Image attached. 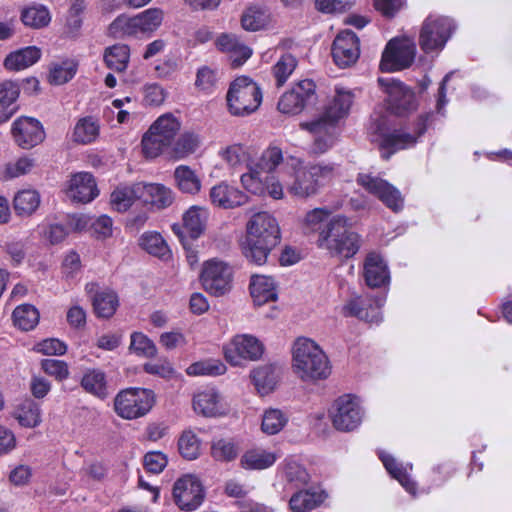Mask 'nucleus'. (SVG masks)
Masks as SVG:
<instances>
[{"label": "nucleus", "mask_w": 512, "mask_h": 512, "mask_svg": "<svg viewBox=\"0 0 512 512\" xmlns=\"http://www.w3.org/2000/svg\"><path fill=\"white\" fill-rule=\"evenodd\" d=\"M81 385L87 392L100 398L107 395L105 375L99 370L87 372L82 378Z\"/></svg>", "instance_id": "obj_52"}, {"label": "nucleus", "mask_w": 512, "mask_h": 512, "mask_svg": "<svg viewBox=\"0 0 512 512\" xmlns=\"http://www.w3.org/2000/svg\"><path fill=\"white\" fill-rule=\"evenodd\" d=\"M20 94L18 83L6 80L0 83V106L9 108L16 102Z\"/></svg>", "instance_id": "obj_62"}, {"label": "nucleus", "mask_w": 512, "mask_h": 512, "mask_svg": "<svg viewBox=\"0 0 512 512\" xmlns=\"http://www.w3.org/2000/svg\"><path fill=\"white\" fill-rule=\"evenodd\" d=\"M66 195L73 202H91L98 195L93 175L88 172H78L72 175L68 181Z\"/></svg>", "instance_id": "obj_22"}, {"label": "nucleus", "mask_w": 512, "mask_h": 512, "mask_svg": "<svg viewBox=\"0 0 512 512\" xmlns=\"http://www.w3.org/2000/svg\"><path fill=\"white\" fill-rule=\"evenodd\" d=\"M41 49L36 46H28L9 53L3 62L4 67L9 71L24 70L41 58Z\"/></svg>", "instance_id": "obj_29"}, {"label": "nucleus", "mask_w": 512, "mask_h": 512, "mask_svg": "<svg viewBox=\"0 0 512 512\" xmlns=\"http://www.w3.org/2000/svg\"><path fill=\"white\" fill-rule=\"evenodd\" d=\"M130 350L137 356L152 358L157 354L154 342L141 332L131 334Z\"/></svg>", "instance_id": "obj_55"}, {"label": "nucleus", "mask_w": 512, "mask_h": 512, "mask_svg": "<svg viewBox=\"0 0 512 512\" xmlns=\"http://www.w3.org/2000/svg\"><path fill=\"white\" fill-rule=\"evenodd\" d=\"M193 409L205 417H216L225 413L219 393L214 389H206L193 398Z\"/></svg>", "instance_id": "obj_28"}, {"label": "nucleus", "mask_w": 512, "mask_h": 512, "mask_svg": "<svg viewBox=\"0 0 512 512\" xmlns=\"http://www.w3.org/2000/svg\"><path fill=\"white\" fill-rule=\"evenodd\" d=\"M357 183L376 196L389 209L394 212L402 210L404 200L401 193L387 181L370 174L360 173L357 177Z\"/></svg>", "instance_id": "obj_14"}, {"label": "nucleus", "mask_w": 512, "mask_h": 512, "mask_svg": "<svg viewBox=\"0 0 512 512\" xmlns=\"http://www.w3.org/2000/svg\"><path fill=\"white\" fill-rule=\"evenodd\" d=\"M283 473L286 481L294 487L305 485L310 479L306 469L295 461H286Z\"/></svg>", "instance_id": "obj_56"}, {"label": "nucleus", "mask_w": 512, "mask_h": 512, "mask_svg": "<svg viewBox=\"0 0 512 512\" xmlns=\"http://www.w3.org/2000/svg\"><path fill=\"white\" fill-rule=\"evenodd\" d=\"M209 213L206 208L199 206L190 207L183 214V228L191 238H198L205 230Z\"/></svg>", "instance_id": "obj_34"}, {"label": "nucleus", "mask_w": 512, "mask_h": 512, "mask_svg": "<svg viewBox=\"0 0 512 512\" xmlns=\"http://www.w3.org/2000/svg\"><path fill=\"white\" fill-rule=\"evenodd\" d=\"M293 369L303 381L326 379L331 372L329 360L319 345L305 337L293 345Z\"/></svg>", "instance_id": "obj_2"}, {"label": "nucleus", "mask_w": 512, "mask_h": 512, "mask_svg": "<svg viewBox=\"0 0 512 512\" xmlns=\"http://www.w3.org/2000/svg\"><path fill=\"white\" fill-rule=\"evenodd\" d=\"M178 450L183 458L194 460L200 455L201 441L192 430H186L178 440Z\"/></svg>", "instance_id": "obj_51"}, {"label": "nucleus", "mask_w": 512, "mask_h": 512, "mask_svg": "<svg viewBox=\"0 0 512 512\" xmlns=\"http://www.w3.org/2000/svg\"><path fill=\"white\" fill-rule=\"evenodd\" d=\"M227 106L233 116L244 117L254 113L262 102L258 84L247 76L231 82L226 94Z\"/></svg>", "instance_id": "obj_6"}, {"label": "nucleus", "mask_w": 512, "mask_h": 512, "mask_svg": "<svg viewBox=\"0 0 512 512\" xmlns=\"http://www.w3.org/2000/svg\"><path fill=\"white\" fill-rule=\"evenodd\" d=\"M200 137L193 132L183 133L175 144V152L180 156L194 153L200 146Z\"/></svg>", "instance_id": "obj_60"}, {"label": "nucleus", "mask_w": 512, "mask_h": 512, "mask_svg": "<svg viewBox=\"0 0 512 512\" xmlns=\"http://www.w3.org/2000/svg\"><path fill=\"white\" fill-rule=\"evenodd\" d=\"M180 130L179 121L170 114L160 116L145 133L142 150L147 158H155L173 142Z\"/></svg>", "instance_id": "obj_7"}, {"label": "nucleus", "mask_w": 512, "mask_h": 512, "mask_svg": "<svg viewBox=\"0 0 512 512\" xmlns=\"http://www.w3.org/2000/svg\"><path fill=\"white\" fill-rule=\"evenodd\" d=\"M39 204L38 192L31 189L19 191L13 201L14 210L20 216H30L37 210Z\"/></svg>", "instance_id": "obj_41"}, {"label": "nucleus", "mask_w": 512, "mask_h": 512, "mask_svg": "<svg viewBox=\"0 0 512 512\" xmlns=\"http://www.w3.org/2000/svg\"><path fill=\"white\" fill-rule=\"evenodd\" d=\"M210 200L212 204L223 209H233L244 205L248 197L238 188L221 182L210 189Z\"/></svg>", "instance_id": "obj_23"}, {"label": "nucleus", "mask_w": 512, "mask_h": 512, "mask_svg": "<svg viewBox=\"0 0 512 512\" xmlns=\"http://www.w3.org/2000/svg\"><path fill=\"white\" fill-rule=\"evenodd\" d=\"M247 234L264 240L270 245L280 242V228L276 218L268 212L254 214L247 223Z\"/></svg>", "instance_id": "obj_21"}, {"label": "nucleus", "mask_w": 512, "mask_h": 512, "mask_svg": "<svg viewBox=\"0 0 512 512\" xmlns=\"http://www.w3.org/2000/svg\"><path fill=\"white\" fill-rule=\"evenodd\" d=\"M455 25L453 20L445 16H428L421 27L419 45L425 53L441 51L452 33Z\"/></svg>", "instance_id": "obj_8"}, {"label": "nucleus", "mask_w": 512, "mask_h": 512, "mask_svg": "<svg viewBox=\"0 0 512 512\" xmlns=\"http://www.w3.org/2000/svg\"><path fill=\"white\" fill-rule=\"evenodd\" d=\"M21 20L25 26L39 29L50 23L51 16L44 6H31L22 11Z\"/></svg>", "instance_id": "obj_49"}, {"label": "nucleus", "mask_w": 512, "mask_h": 512, "mask_svg": "<svg viewBox=\"0 0 512 512\" xmlns=\"http://www.w3.org/2000/svg\"><path fill=\"white\" fill-rule=\"evenodd\" d=\"M96 283L85 286L87 294L91 296L94 311L98 317L110 318L119 305L116 293L109 289L98 291Z\"/></svg>", "instance_id": "obj_24"}, {"label": "nucleus", "mask_w": 512, "mask_h": 512, "mask_svg": "<svg viewBox=\"0 0 512 512\" xmlns=\"http://www.w3.org/2000/svg\"><path fill=\"white\" fill-rule=\"evenodd\" d=\"M249 288L251 297L258 306L277 299L276 285L272 277L253 275Z\"/></svg>", "instance_id": "obj_30"}, {"label": "nucleus", "mask_w": 512, "mask_h": 512, "mask_svg": "<svg viewBox=\"0 0 512 512\" xmlns=\"http://www.w3.org/2000/svg\"><path fill=\"white\" fill-rule=\"evenodd\" d=\"M221 157L231 166L237 167L246 161V152L241 145L228 146L221 152Z\"/></svg>", "instance_id": "obj_64"}, {"label": "nucleus", "mask_w": 512, "mask_h": 512, "mask_svg": "<svg viewBox=\"0 0 512 512\" xmlns=\"http://www.w3.org/2000/svg\"><path fill=\"white\" fill-rule=\"evenodd\" d=\"M278 370L276 365L266 364L252 371V380L260 393L267 394L274 389L278 380Z\"/></svg>", "instance_id": "obj_36"}, {"label": "nucleus", "mask_w": 512, "mask_h": 512, "mask_svg": "<svg viewBox=\"0 0 512 512\" xmlns=\"http://www.w3.org/2000/svg\"><path fill=\"white\" fill-rule=\"evenodd\" d=\"M15 418L23 427L33 428L41 422V410L38 404L32 400H26L20 404L14 412Z\"/></svg>", "instance_id": "obj_43"}, {"label": "nucleus", "mask_w": 512, "mask_h": 512, "mask_svg": "<svg viewBox=\"0 0 512 512\" xmlns=\"http://www.w3.org/2000/svg\"><path fill=\"white\" fill-rule=\"evenodd\" d=\"M282 160L280 148H267L255 164L248 165V172L241 175L242 186L250 193H261L264 190L263 174L273 172Z\"/></svg>", "instance_id": "obj_11"}, {"label": "nucleus", "mask_w": 512, "mask_h": 512, "mask_svg": "<svg viewBox=\"0 0 512 512\" xmlns=\"http://www.w3.org/2000/svg\"><path fill=\"white\" fill-rule=\"evenodd\" d=\"M336 175L337 166L334 163L307 164L294 169L290 180L285 182V187L290 195L307 199L316 195Z\"/></svg>", "instance_id": "obj_3"}, {"label": "nucleus", "mask_w": 512, "mask_h": 512, "mask_svg": "<svg viewBox=\"0 0 512 512\" xmlns=\"http://www.w3.org/2000/svg\"><path fill=\"white\" fill-rule=\"evenodd\" d=\"M75 73V65L71 62L65 61L52 65L48 79L51 84L62 85L71 80Z\"/></svg>", "instance_id": "obj_57"}, {"label": "nucleus", "mask_w": 512, "mask_h": 512, "mask_svg": "<svg viewBox=\"0 0 512 512\" xmlns=\"http://www.w3.org/2000/svg\"><path fill=\"white\" fill-rule=\"evenodd\" d=\"M216 46L229 56L233 67L243 65L252 55V49L234 34H221L216 40Z\"/></svg>", "instance_id": "obj_25"}, {"label": "nucleus", "mask_w": 512, "mask_h": 512, "mask_svg": "<svg viewBox=\"0 0 512 512\" xmlns=\"http://www.w3.org/2000/svg\"><path fill=\"white\" fill-rule=\"evenodd\" d=\"M12 318L15 326L21 330L29 331L38 324L39 312L34 306L23 304L14 309Z\"/></svg>", "instance_id": "obj_46"}, {"label": "nucleus", "mask_w": 512, "mask_h": 512, "mask_svg": "<svg viewBox=\"0 0 512 512\" xmlns=\"http://www.w3.org/2000/svg\"><path fill=\"white\" fill-rule=\"evenodd\" d=\"M139 246L152 256L162 260H167L171 256V251L163 239L157 232H145L139 238Z\"/></svg>", "instance_id": "obj_37"}, {"label": "nucleus", "mask_w": 512, "mask_h": 512, "mask_svg": "<svg viewBox=\"0 0 512 512\" xmlns=\"http://www.w3.org/2000/svg\"><path fill=\"white\" fill-rule=\"evenodd\" d=\"M415 56L416 44L412 38H393L387 43L382 53L380 69L383 72L404 70L412 65Z\"/></svg>", "instance_id": "obj_10"}, {"label": "nucleus", "mask_w": 512, "mask_h": 512, "mask_svg": "<svg viewBox=\"0 0 512 512\" xmlns=\"http://www.w3.org/2000/svg\"><path fill=\"white\" fill-rule=\"evenodd\" d=\"M141 34H152L162 24L164 11L160 8H149L136 15Z\"/></svg>", "instance_id": "obj_48"}, {"label": "nucleus", "mask_w": 512, "mask_h": 512, "mask_svg": "<svg viewBox=\"0 0 512 512\" xmlns=\"http://www.w3.org/2000/svg\"><path fill=\"white\" fill-rule=\"evenodd\" d=\"M379 457L389 474L397 479L407 492L415 494L416 485L409 478L406 469L398 464L395 458L389 454L380 453Z\"/></svg>", "instance_id": "obj_39"}, {"label": "nucleus", "mask_w": 512, "mask_h": 512, "mask_svg": "<svg viewBox=\"0 0 512 512\" xmlns=\"http://www.w3.org/2000/svg\"><path fill=\"white\" fill-rule=\"evenodd\" d=\"M279 456L262 448L247 450L240 459V465L246 470H263L271 467Z\"/></svg>", "instance_id": "obj_33"}, {"label": "nucleus", "mask_w": 512, "mask_h": 512, "mask_svg": "<svg viewBox=\"0 0 512 512\" xmlns=\"http://www.w3.org/2000/svg\"><path fill=\"white\" fill-rule=\"evenodd\" d=\"M363 268L365 282L369 287H380L389 281L388 267L380 255L368 254Z\"/></svg>", "instance_id": "obj_27"}, {"label": "nucleus", "mask_w": 512, "mask_h": 512, "mask_svg": "<svg viewBox=\"0 0 512 512\" xmlns=\"http://www.w3.org/2000/svg\"><path fill=\"white\" fill-rule=\"evenodd\" d=\"M378 83L387 94V102L393 113L404 115L416 109L414 92L402 82L393 78H379Z\"/></svg>", "instance_id": "obj_15"}, {"label": "nucleus", "mask_w": 512, "mask_h": 512, "mask_svg": "<svg viewBox=\"0 0 512 512\" xmlns=\"http://www.w3.org/2000/svg\"><path fill=\"white\" fill-rule=\"evenodd\" d=\"M354 95L345 89H336V95L316 120L301 124V127L314 134L312 151L322 154L331 148L336 139L337 122L348 115L353 104Z\"/></svg>", "instance_id": "obj_1"}, {"label": "nucleus", "mask_w": 512, "mask_h": 512, "mask_svg": "<svg viewBox=\"0 0 512 512\" xmlns=\"http://www.w3.org/2000/svg\"><path fill=\"white\" fill-rule=\"evenodd\" d=\"M142 200L149 203L157 209H164L170 206L174 200L171 189L161 184H145L141 190Z\"/></svg>", "instance_id": "obj_35"}, {"label": "nucleus", "mask_w": 512, "mask_h": 512, "mask_svg": "<svg viewBox=\"0 0 512 512\" xmlns=\"http://www.w3.org/2000/svg\"><path fill=\"white\" fill-rule=\"evenodd\" d=\"M315 93V84L310 79L301 80L284 93L278 102V109L284 114L300 113Z\"/></svg>", "instance_id": "obj_18"}, {"label": "nucleus", "mask_w": 512, "mask_h": 512, "mask_svg": "<svg viewBox=\"0 0 512 512\" xmlns=\"http://www.w3.org/2000/svg\"><path fill=\"white\" fill-rule=\"evenodd\" d=\"M330 416L335 429L349 432L360 425L363 411L356 397L343 395L335 400Z\"/></svg>", "instance_id": "obj_12"}, {"label": "nucleus", "mask_w": 512, "mask_h": 512, "mask_svg": "<svg viewBox=\"0 0 512 512\" xmlns=\"http://www.w3.org/2000/svg\"><path fill=\"white\" fill-rule=\"evenodd\" d=\"M173 498L176 505L184 511L197 509L203 499L204 490L196 476L185 475L179 478L173 486Z\"/></svg>", "instance_id": "obj_16"}, {"label": "nucleus", "mask_w": 512, "mask_h": 512, "mask_svg": "<svg viewBox=\"0 0 512 512\" xmlns=\"http://www.w3.org/2000/svg\"><path fill=\"white\" fill-rule=\"evenodd\" d=\"M110 34L115 38L125 36H136L141 34L136 15L129 17L126 15L118 16L109 26Z\"/></svg>", "instance_id": "obj_47"}, {"label": "nucleus", "mask_w": 512, "mask_h": 512, "mask_svg": "<svg viewBox=\"0 0 512 512\" xmlns=\"http://www.w3.org/2000/svg\"><path fill=\"white\" fill-rule=\"evenodd\" d=\"M346 316H354L367 322H378V315L369 316L367 309L364 307V300L361 297L351 299L343 308Z\"/></svg>", "instance_id": "obj_59"}, {"label": "nucleus", "mask_w": 512, "mask_h": 512, "mask_svg": "<svg viewBox=\"0 0 512 512\" xmlns=\"http://www.w3.org/2000/svg\"><path fill=\"white\" fill-rule=\"evenodd\" d=\"M332 211L327 208H315L306 213L302 221L305 233L315 232L320 229L321 224L328 219Z\"/></svg>", "instance_id": "obj_58"}, {"label": "nucleus", "mask_w": 512, "mask_h": 512, "mask_svg": "<svg viewBox=\"0 0 512 512\" xmlns=\"http://www.w3.org/2000/svg\"><path fill=\"white\" fill-rule=\"evenodd\" d=\"M143 189L144 183L117 188L111 194V203L118 211L126 210L136 199H142L141 190Z\"/></svg>", "instance_id": "obj_38"}, {"label": "nucleus", "mask_w": 512, "mask_h": 512, "mask_svg": "<svg viewBox=\"0 0 512 512\" xmlns=\"http://www.w3.org/2000/svg\"><path fill=\"white\" fill-rule=\"evenodd\" d=\"M288 419V415L280 409H267L262 416L261 430L267 435L278 434L287 425Z\"/></svg>", "instance_id": "obj_45"}, {"label": "nucleus", "mask_w": 512, "mask_h": 512, "mask_svg": "<svg viewBox=\"0 0 512 512\" xmlns=\"http://www.w3.org/2000/svg\"><path fill=\"white\" fill-rule=\"evenodd\" d=\"M130 50L127 45L116 44L105 50L104 62L107 67L116 71L123 72L128 65Z\"/></svg>", "instance_id": "obj_42"}, {"label": "nucleus", "mask_w": 512, "mask_h": 512, "mask_svg": "<svg viewBox=\"0 0 512 512\" xmlns=\"http://www.w3.org/2000/svg\"><path fill=\"white\" fill-rule=\"evenodd\" d=\"M355 0H316L317 10L323 13H338L350 8Z\"/></svg>", "instance_id": "obj_63"}, {"label": "nucleus", "mask_w": 512, "mask_h": 512, "mask_svg": "<svg viewBox=\"0 0 512 512\" xmlns=\"http://www.w3.org/2000/svg\"><path fill=\"white\" fill-rule=\"evenodd\" d=\"M42 370L58 381L68 378L69 369L66 362L58 359H44L41 362Z\"/></svg>", "instance_id": "obj_61"}, {"label": "nucleus", "mask_w": 512, "mask_h": 512, "mask_svg": "<svg viewBox=\"0 0 512 512\" xmlns=\"http://www.w3.org/2000/svg\"><path fill=\"white\" fill-rule=\"evenodd\" d=\"M239 449L230 439H214L211 443V456L220 462H230L236 459Z\"/></svg>", "instance_id": "obj_50"}, {"label": "nucleus", "mask_w": 512, "mask_h": 512, "mask_svg": "<svg viewBox=\"0 0 512 512\" xmlns=\"http://www.w3.org/2000/svg\"><path fill=\"white\" fill-rule=\"evenodd\" d=\"M317 246L331 256L351 258L360 248V237L348 227V219L338 215L320 231Z\"/></svg>", "instance_id": "obj_4"}, {"label": "nucleus", "mask_w": 512, "mask_h": 512, "mask_svg": "<svg viewBox=\"0 0 512 512\" xmlns=\"http://www.w3.org/2000/svg\"><path fill=\"white\" fill-rule=\"evenodd\" d=\"M332 56L335 64L341 68L350 67L360 56L359 39L350 30L340 32L332 45Z\"/></svg>", "instance_id": "obj_19"}, {"label": "nucleus", "mask_w": 512, "mask_h": 512, "mask_svg": "<svg viewBox=\"0 0 512 512\" xmlns=\"http://www.w3.org/2000/svg\"><path fill=\"white\" fill-rule=\"evenodd\" d=\"M226 371V366L219 360H204L191 364L186 372L190 376H217Z\"/></svg>", "instance_id": "obj_54"}, {"label": "nucleus", "mask_w": 512, "mask_h": 512, "mask_svg": "<svg viewBox=\"0 0 512 512\" xmlns=\"http://www.w3.org/2000/svg\"><path fill=\"white\" fill-rule=\"evenodd\" d=\"M99 123L91 116L81 118L75 125L73 140L80 144H89L99 135Z\"/></svg>", "instance_id": "obj_40"}, {"label": "nucleus", "mask_w": 512, "mask_h": 512, "mask_svg": "<svg viewBox=\"0 0 512 512\" xmlns=\"http://www.w3.org/2000/svg\"><path fill=\"white\" fill-rule=\"evenodd\" d=\"M277 245H270L264 240L246 234L245 241L242 244V252L246 259L256 265H263L267 262L270 252Z\"/></svg>", "instance_id": "obj_32"}, {"label": "nucleus", "mask_w": 512, "mask_h": 512, "mask_svg": "<svg viewBox=\"0 0 512 512\" xmlns=\"http://www.w3.org/2000/svg\"><path fill=\"white\" fill-rule=\"evenodd\" d=\"M427 120L428 115L419 116L413 131L408 127L389 131L384 119H380L371 126L374 134L372 141L378 143L379 148L383 150L382 157L389 159L396 151L411 147L417 142L427 129Z\"/></svg>", "instance_id": "obj_5"}, {"label": "nucleus", "mask_w": 512, "mask_h": 512, "mask_svg": "<svg viewBox=\"0 0 512 512\" xmlns=\"http://www.w3.org/2000/svg\"><path fill=\"white\" fill-rule=\"evenodd\" d=\"M201 279L207 292L221 296L231 289L232 269L222 261L211 260L204 265Z\"/></svg>", "instance_id": "obj_17"}, {"label": "nucleus", "mask_w": 512, "mask_h": 512, "mask_svg": "<svg viewBox=\"0 0 512 512\" xmlns=\"http://www.w3.org/2000/svg\"><path fill=\"white\" fill-rule=\"evenodd\" d=\"M14 141L23 149H31L45 138L42 124L29 117H21L14 121L11 129Z\"/></svg>", "instance_id": "obj_20"}, {"label": "nucleus", "mask_w": 512, "mask_h": 512, "mask_svg": "<svg viewBox=\"0 0 512 512\" xmlns=\"http://www.w3.org/2000/svg\"><path fill=\"white\" fill-rule=\"evenodd\" d=\"M174 178L183 193L195 194L201 188V180L190 167L181 165L175 169Z\"/></svg>", "instance_id": "obj_44"}, {"label": "nucleus", "mask_w": 512, "mask_h": 512, "mask_svg": "<svg viewBox=\"0 0 512 512\" xmlns=\"http://www.w3.org/2000/svg\"><path fill=\"white\" fill-rule=\"evenodd\" d=\"M325 499L326 494L322 490H300L290 498L289 507L292 512H309L319 507Z\"/></svg>", "instance_id": "obj_31"}, {"label": "nucleus", "mask_w": 512, "mask_h": 512, "mask_svg": "<svg viewBox=\"0 0 512 512\" xmlns=\"http://www.w3.org/2000/svg\"><path fill=\"white\" fill-rule=\"evenodd\" d=\"M272 21L269 8L265 5L251 4L241 15V26L244 30L256 32L266 29Z\"/></svg>", "instance_id": "obj_26"}, {"label": "nucleus", "mask_w": 512, "mask_h": 512, "mask_svg": "<svg viewBox=\"0 0 512 512\" xmlns=\"http://www.w3.org/2000/svg\"><path fill=\"white\" fill-rule=\"evenodd\" d=\"M296 67L297 59L292 54L282 55L272 68L277 86L284 85Z\"/></svg>", "instance_id": "obj_53"}, {"label": "nucleus", "mask_w": 512, "mask_h": 512, "mask_svg": "<svg viewBox=\"0 0 512 512\" xmlns=\"http://www.w3.org/2000/svg\"><path fill=\"white\" fill-rule=\"evenodd\" d=\"M264 351L262 343L248 334L236 335L225 347V359L233 366L241 365L242 360L256 361Z\"/></svg>", "instance_id": "obj_13"}, {"label": "nucleus", "mask_w": 512, "mask_h": 512, "mask_svg": "<svg viewBox=\"0 0 512 512\" xmlns=\"http://www.w3.org/2000/svg\"><path fill=\"white\" fill-rule=\"evenodd\" d=\"M155 401L152 390L143 388H128L115 398L116 413L124 419H136L150 411Z\"/></svg>", "instance_id": "obj_9"}]
</instances>
